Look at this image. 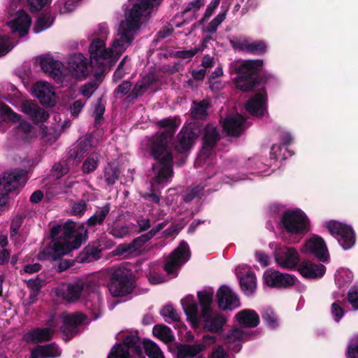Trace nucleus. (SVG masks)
Here are the masks:
<instances>
[{"label": "nucleus", "mask_w": 358, "mask_h": 358, "mask_svg": "<svg viewBox=\"0 0 358 358\" xmlns=\"http://www.w3.org/2000/svg\"><path fill=\"white\" fill-rule=\"evenodd\" d=\"M264 279L268 286L278 288L289 287L296 282V278L290 274L272 270L265 271Z\"/></svg>", "instance_id": "obj_16"}, {"label": "nucleus", "mask_w": 358, "mask_h": 358, "mask_svg": "<svg viewBox=\"0 0 358 358\" xmlns=\"http://www.w3.org/2000/svg\"><path fill=\"white\" fill-rule=\"evenodd\" d=\"M298 271L303 277L313 279L322 277L325 273L326 268L322 264L306 261L299 266Z\"/></svg>", "instance_id": "obj_27"}, {"label": "nucleus", "mask_w": 358, "mask_h": 358, "mask_svg": "<svg viewBox=\"0 0 358 358\" xmlns=\"http://www.w3.org/2000/svg\"><path fill=\"white\" fill-rule=\"evenodd\" d=\"M18 131L24 134V138L33 136L35 134L34 127L26 121H21L19 124Z\"/></svg>", "instance_id": "obj_55"}, {"label": "nucleus", "mask_w": 358, "mask_h": 358, "mask_svg": "<svg viewBox=\"0 0 358 358\" xmlns=\"http://www.w3.org/2000/svg\"><path fill=\"white\" fill-rule=\"evenodd\" d=\"M202 313L205 315L211 310L210 306L213 298V290L211 288L206 289L197 292Z\"/></svg>", "instance_id": "obj_34"}, {"label": "nucleus", "mask_w": 358, "mask_h": 358, "mask_svg": "<svg viewBox=\"0 0 358 358\" xmlns=\"http://www.w3.org/2000/svg\"><path fill=\"white\" fill-rule=\"evenodd\" d=\"M181 305L192 327H198L200 323V317L199 316L197 303L194 296L192 295L185 296L181 300Z\"/></svg>", "instance_id": "obj_25"}, {"label": "nucleus", "mask_w": 358, "mask_h": 358, "mask_svg": "<svg viewBox=\"0 0 358 358\" xmlns=\"http://www.w3.org/2000/svg\"><path fill=\"white\" fill-rule=\"evenodd\" d=\"M301 251L312 253L322 262H327L329 257L324 240L318 236H313L306 241Z\"/></svg>", "instance_id": "obj_19"}, {"label": "nucleus", "mask_w": 358, "mask_h": 358, "mask_svg": "<svg viewBox=\"0 0 358 358\" xmlns=\"http://www.w3.org/2000/svg\"><path fill=\"white\" fill-rule=\"evenodd\" d=\"M83 300L85 308L91 312L93 319L96 320L101 316L103 309V298L99 292L98 280L94 278L89 291L85 295H83Z\"/></svg>", "instance_id": "obj_12"}, {"label": "nucleus", "mask_w": 358, "mask_h": 358, "mask_svg": "<svg viewBox=\"0 0 358 358\" xmlns=\"http://www.w3.org/2000/svg\"><path fill=\"white\" fill-rule=\"evenodd\" d=\"M236 318L240 324L245 327H255L259 323V317L257 313L250 309H245L236 315Z\"/></svg>", "instance_id": "obj_31"}, {"label": "nucleus", "mask_w": 358, "mask_h": 358, "mask_svg": "<svg viewBox=\"0 0 358 358\" xmlns=\"http://www.w3.org/2000/svg\"><path fill=\"white\" fill-rule=\"evenodd\" d=\"M325 226L344 250L350 249L354 245L355 234L350 226L334 220L327 222Z\"/></svg>", "instance_id": "obj_10"}, {"label": "nucleus", "mask_w": 358, "mask_h": 358, "mask_svg": "<svg viewBox=\"0 0 358 358\" xmlns=\"http://www.w3.org/2000/svg\"><path fill=\"white\" fill-rule=\"evenodd\" d=\"M157 1L131 0L132 6L126 11L125 20L120 24L110 47L106 48L105 41L101 38H96L90 44L89 52L92 66L104 69L113 65L131 44L140 28L141 18L150 13Z\"/></svg>", "instance_id": "obj_1"}, {"label": "nucleus", "mask_w": 358, "mask_h": 358, "mask_svg": "<svg viewBox=\"0 0 358 358\" xmlns=\"http://www.w3.org/2000/svg\"><path fill=\"white\" fill-rule=\"evenodd\" d=\"M46 348L44 345H38L31 351L30 358H47L45 355Z\"/></svg>", "instance_id": "obj_64"}, {"label": "nucleus", "mask_w": 358, "mask_h": 358, "mask_svg": "<svg viewBox=\"0 0 358 358\" xmlns=\"http://www.w3.org/2000/svg\"><path fill=\"white\" fill-rule=\"evenodd\" d=\"M31 93L43 105L52 106L57 101L53 88L48 82H36L32 87Z\"/></svg>", "instance_id": "obj_17"}, {"label": "nucleus", "mask_w": 358, "mask_h": 358, "mask_svg": "<svg viewBox=\"0 0 358 358\" xmlns=\"http://www.w3.org/2000/svg\"><path fill=\"white\" fill-rule=\"evenodd\" d=\"M197 139V134L187 128L182 129L178 134L176 148L179 152L190 149Z\"/></svg>", "instance_id": "obj_28"}, {"label": "nucleus", "mask_w": 358, "mask_h": 358, "mask_svg": "<svg viewBox=\"0 0 358 358\" xmlns=\"http://www.w3.org/2000/svg\"><path fill=\"white\" fill-rule=\"evenodd\" d=\"M78 6L77 0H60L58 3L59 13L62 15L69 14Z\"/></svg>", "instance_id": "obj_45"}, {"label": "nucleus", "mask_w": 358, "mask_h": 358, "mask_svg": "<svg viewBox=\"0 0 358 358\" xmlns=\"http://www.w3.org/2000/svg\"><path fill=\"white\" fill-rule=\"evenodd\" d=\"M62 318L64 324L74 327L83 322L85 316L81 313L64 314Z\"/></svg>", "instance_id": "obj_44"}, {"label": "nucleus", "mask_w": 358, "mask_h": 358, "mask_svg": "<svg viewBox=\"0 0 358 358\" xmlns=\"http://www.w3.org/2000/svg\"><path fill=\"white\" fill-rule=\"evenodd\" d=\"M52 0H27V3L32 10H39L45 6L50 5Z\"/></svg>", "instance_id": "obj_57"}, {"label": "nucleus", "mask_w": 358, "mask_h": 358, "mask_svg": "<svg viewBox=\"0 0 358 358\" xmlns=\"http://www.w3.org/2000/svg\"><path fill=\"white\" fill-rule=\"evenodd\" d=\"M282 222L285 229L291 234H303L308 230V218L300 210L285 212L282 217Z\"/></svg>", "instance_id": "obj_9"}, {"label": "nucleus", "mask_w": 358, "mask_h": 358, "mask_svg": "<svg viewBox=\"0 0 358 358\" xmlns=\"http://www.w3.org/2000/svg\"><path fill=\"white\" fill-rule=\"evenodd\" d=\"M263 61L260 59L245 60L237 64L236 71L239 76L236 78V85L243 92L251 90L255 86L253 76L262 69Z\"/></svg>", "instance_id": "obj_6"}, {"label": "nucleus", "mask_w": 358, "mask_h": 358, "mask_svg": "<svg viewBox=\"0 0 358 358\" xmlns=\"http://www.w3.org/2000/svg\"><path fill=\"white\" fill-rule=\"evenodd\" d=\"M104 178L108 185H113L118 178V172L115 167L109 164L105 168Z\"/></svg>", "instance_id": "obj_52"}, {"label": "nucleus", "mask_w": 358, "mask_h": 358, "mask_svg": "<svg viewBox=\"0 0 358 358\" xmlns=\"http://www.w3.org/2000/svg\"><path fill=\"white\" fill-rule=\"evenodd\" d=\"M38 60L42 70L48 73L57 83L62 84L64 79L62 64L50 55L41 56Z\"/></svg>", "instance_id": "obj_18"}, {"label": "nucleus", "mask_w": 358, "mask_h": 358, "mask_svg": "<svg viewBox=\"0 0 358 358\" xmlns=\"http://www.w3.org/2000/svg\"><path fill=\"white\" fill-rule=\"evenodd\" d=\"M44 348L47 349V350H45L47 358L58 357L62 354L61 350L55 343L44 345Z\"/></svg>", "instance_id": "obj_58"}, {"label": "nucleus", "mask_w": 358, "mask_h": 358, "mask_svg": "<svg viewBox=\"0 0 358 358\" xmlns=\"http://www.w3.org/2000/svg\"><path fill=\"white\" fill-rule=\"evenodd\" d=\"M99 162V154L93 152L84 161L82 170L85 173H90L95 171Z\"/></svg>", "instance_id": "obj_42"}, {"label": "nucleus", "mask_w": 358, "mask_h": 358, "mask_svg": "<svg viewBox=\"0 0 358 358\" xmlns=\"http://www.w3.org/2000/svg\"><path fill=\"white\" fill-rule=\"evenodd\" d=\"M160 314L169 323L178 322L180 320V313L170 304L164 306L161 309Z\"/></svg>", "instance_id": "obj_40"}, {"label": "nucleus", "mask_w": 358, "mask_h": 358, "mask_svg": "<svg viewBox=\"0 0 358 358\" xmlns=\"http://www.w3.org/2000/svg\"><path fill=\"white\" fill-rule=\"evenodd\" d=\"M331 314L335 321L338 322L344 315L343 310L338 303L331 305Z\"/></svg>", "instance_id": "obj_61"}, {"label": "nucleus", "mask_w": 358, "mask_h": 358, "mask_svg": "<svg viewBox=\"0 0 358 358\" xmlns=\"http://www.w3.org/2000/svg\"><path fill=\"white\" fill-rule=\"evenodd\" d=\"M88 74L87 60L81 53L71 55L67 62V66L64 68V79L62 84L67 85L76 80L83 79Z\"/></svg>", "instance_id": "obj_7"}, {"label": "nucleus", "mask_w": 358, "mask_h": 358, "mask_svg": "<svg viewBox=\"0 0 358 358\" xmlns=\"http://www.w3.org/2000/svg\"><path fill=\"white\" fill-rule=\"evenodd\" d=\"M205 345L201 343L194 345L177 344L176 358H192L203 350Z\"/></svg>", "instance_id": "obj_32"}, {"label": "nucleus", "mask_w": 358, "mask_h": 358, "mask_svg": "<svg viewBox=\"0 0 358 358\" xmlns=\"http://www.w3.org/2000/svg\"><path fill=\"white\" fill-rule=\"evenodd\" d=\"M59 234H61L62 236L52 241V251L50 252L54 260L80 248L86 239L87 230L83 225L76 227L74 222L68 221L63 226H57L52 229L51 235L53 237Z\"/></svg>", "instance_id": "obj_3"}, {"label": "nucleus", "mask_w": 358, "mask_h": 358, "mask_svg": "<svg viewBox=\"0 0 358 358\" xmlns=\"http://www.w3.org/2000/svg\"><path fill=\"white\" fill-rule=\"evenodd\" d=\"M26 182V172L23 170L4 173L0 178V194H8L22 187Z\"/></svg>", "instance_id": "obj_14"}, {"label": "nucleus", "mask_w": 358, "mask_h": 358, "mask_svg": "<svg viewBox=\"0 0 358 358\" xmlns=\"http://www.w3.org/2000/svg\"><path fill=\"white\" fill-rule=\"evenodd\" d=\"M201 317L203 319V327L208 331H219L227 321L224 317L212 310L206 315L202 313Z\"/></svg>", "instance_id": "obj_29"}, {"label": "nucleus", "mask_w": 358, "mask_h": 358, "mask_svg": "<svg viewBox=\"0 0 358 358\" xmlns=\"http://www.w3.org/2000/svg\"><path fill=\"white\" fill-rule=\"evenodd\" d=\"M226 18V12L219 13L206 27L204 29L208 34H212L216 31L217 27Z\"/></svg>", "instance_id": "obj_50"}, {"label": "nucleus", "mask_w": 358, "mask_h": 358, "mask_svg": "<svg viewBox=\"0 0 358 358\" xmlns=\"http://www.w3.org/2000/svg\"><path fill=\"white\" fill-rule=\"evenodd\" d=\"M8 238L6 235H0V265L8 262L10 257L9 251L6 248L8 245Z\"/></svg>", "instance_id": "obj_47"}, {"label": "nucleus", "mask_w": 358, "mask_h": 358, "mask_svg": "<svg viewBox=\"0 0 358 358\" xmlns=\"http://www.w3.org/2000/svg\"><path fill=\"white\" fill-rule=\"evenodd\" d=\"M109 211L110 205L106 203L103 207L98 208L95 213L88 219V224L90 225H94L102 223L106 215L109 213Z\"/></svg>", "instance_id": "obj_39"}, {"label": "nucleus", "mask_w": 358, "mask_h": 358, "mask_svg": "<svg viewBox=\"0 0 358 358\" xmlns=\"http://www.w3.org/2000/svg\"><path fill=\"white\" fill-rule=\"evenodd\" d=\"M218 306L223 310H232L240 306L236 294L227 286H222L217 292Z\"/></svg>", "instance_id": "obj_24"}, {"label": "nucleus", "mask_w": 358, "mask_h": 358, "mask_svg": "<svg viewBox=\"0 0 358 358\" xmlns=\"http://www.w3.org/2000/svg\"><path fill=\"white\" fill-rule=\"evenodd\" d=\"M52 24V20L49 17L41 16L34 26V31L36 34L40 33L49 28Z\"/></svg>", "instance_id": "obj_49"}, {"label": "nucleus", "mask_w": 358, "mask_h": 358, "mask_svg": "<svg viewBox=\"0 0 358 358\" xmlns=\"http://www.w3.org/2000/svg\"><path fill=\"white\" fill-rule=\"evenodd\" d=\"M244 121L238 114L229 115L222 122L223 129L229 136H238L244 129Z\"/></svg>", "instance_id": "obj_26"}, {"label": "nucleus", "mask_w": 358, "mask_h": 358, "mask_svg": "<svg viewBox=\"0 0 358 358\" xmlns=\"http://www.w3.org/2000/svg\"><path fill=\"white\" fill-rule=\"evenodd\" d=\"M266 103V94L258 93L246 102L245 109L252 115L261 117L268 113Z\"/></svg>", "instance_id": "obj_23"}, {"label": "nucleus", "mask_w": 358, "mask_h": 358, "mask_svg": "<svg viewBox=\"0 0 358 358\" xmlns=\"http://www.w3.org/2000/svg\"><path fill=\"white\" fill-rule=\"evenodd\" d=\"M110 234L116 238H122L129 234V229L125 226H116L111 229Z\"/></svg>", "instance_id": "obj_62"}, {"label": "nucleus", "mask_w": 358, "mask_h": 358, "mask_svg": "<svg viewBox=\"0 0 358 358\" xmlns=\"http://www.w3.org/2000/svg\"><path fill=\"white\" fill-rule=\"evenodd\" d=\"M153 335L164 343H169L174 338L169 327L163 324H157L153 327Z\"/></svg>", "instance_id": "obj_35"}, {"label": "nucleus", "mask_w": 358, "mask_h": 358, "mask_svg": "<svg viewBox=\"0 0 358 358\" xmlns=\"http://www.w3.org/2000/svg\"><path fill=\"white\" fill-rule=\"evenodd\" d=\"M353 274L351 271L341 268L335 273V282L339 287H343L352 282Z\"/></svg>", "instance_id": "obj_37"}, {"label": "nucleus", "mask_w": 358, "mask_h": 358, "mask_svg": "<svg viewBox=\"0 0 358 358\" xmlns=\"http://www.w3.org/2000/svg\"><path fill=\"white\" fill-rule=\"evenodd\" d=\"M15 47V43L10 38L0 33V57L4 56Z\"/></svg>", "instance_id": "obj_48"}, {"label": "nucleus", "mask_w": 358, "mask_h": 358, "mask_svg": "<svg viewBox=\"0 0 358 358\" xmlns=\"http://www.w3.org/2000/svg\"><path fill=\"white\" fill-rule=\"evenodd\" d=\"M41 130L45 143L51 145L57 141L59 134L55 131H49L48 127L43 124L41 125Z\"/></svg>", "instance_id": "obj_53"}, {"label": "nucleus", "mask_w": 358, "mask_h": 358, "mask_svg": "<svg viewBox=\"0 0 358 358\" xmlns=\"http://www.w3.org/2000/svg\"><path fill=\"white\" fill-rule=\"evenodd\" d=\"M348 358H358V336L350 341L348 348Z\"/></svg>", "instance_id": "obj_56"}, {"label": "nucleus", "mask_w": 358, "mask_h": 358, "mask_svg": "<svg viewBox=\"0 0 358 358\" xmlns=\"http://www.w3.org/2000/svg\"><path fill=\"white\" fill-rule=\"evenodd\" d=\"M129 349L124 348L121 345H115L111 349L108 358H133Z\"/></svg>", "instance_id": "obj_46"}, {"label": "nucleus", "mask_w": 358, "mask_h": 358, "mask_svg": "<svg viewBox=\"0 0 358 358\" xmlns=\"http://www.w3.org/2000/svg\"><path fill=\"white\" fill-rule=\"evenodd\" d=\"M10 15L11 18L8 24L12 31L20 36L27 34L31 22L29 15L22 10H19L13 15L10 13Z\"/></svg>", "instance_id": "obj_20"}, {"label": "nucleus", "mask_w": 358, "mask_h": 358, "mask_svg": "<svg viewBox=\"0 0 358 358\" xmlns=\"http://www.w3.org/2000/svg\"><path fill=\"white\" fill-rule=\"evenodd\" d=\"M157 124L164 129V131L157 134L150 141V148L154 157L158 160V164L153 166L155 178L152 185L163 184L168 182L172 176L171 162L172 155L169 143L175 131L179 126L176 118H166L160 120Z\"/></svg>", "instance_id": "obj_2"}, {"label": "nucleus", "mask_w": 358, "mask_h": 358, "mask_svg": "<svg viewBox=\"0 0 358 358\" xmlns=\"http://www.w3.org/2000/svg\"><path fill=\"white\" fill-rule=\"evenodd\" d=\"M189 258V249L187 244L181 242L178 247L167 257L164 270L168 275L177 276V271Z\"/></svg>", "instance_id": "obj_11"}, {"label": "nucleus", "mask_w": 358, "mask_h": 358, "mask_svg": "<svg viewBox=\"0 0 358 358\" xmlns=\"http://www.w3.org/2000/svg\"><path fill=\"white\" fill-rule=\"evenodd\" d=\"M348 301L354 309L358 310V289L353 288L349 292Z\"/></svg>", "instance_id": "obj_63"}, {"label": "nucleus", "mask_w": 358, "mask_h": 358, "mask_svg": "<svg viewBox=\"0 0 358 358\" xmlns=\"http://www.w3.org/2000/svg\"><path fill=\"white\" fill-rule=\"evenodd\" d=\"M13 98L9 95L8 99L13 106L20 108L21 111L34 124L42 123L49 118V114L39 107L34 101L26 99L19 92H14Z\"/></svg>", "instance_id": "obj_5"}, {"label": "nucleus", "mask_w": 358, "mask_h": 358, "mask_svg": "<svg viewBox=\"0 0 358 358\" xmlns=\"http://www.w3.org/2000/svg\"><path fill=\"white\" fill-rule=\"evenodd\" d=\"M138 343V338L136 336L131 335L128 336L123 340V343L120 344L124 348L129 349L132 353H135L138 357H140L141 352L139 350V347L137 345Z\"/></svg>", "instance_id": "obj_41"}, {"label": "nucleus", "mask_w": 358, "mask_h": 358, "mask_svg": "<svg viewBox=\"0 0 358 358\" xmlns=\"http://www.w3.org/2000/svg\"><path fill=\"white\" fill-rule=\"evenodd\" d=\"M9 120L13 122H20L21 116L11 110L10 107L3 103H0V122Z\"/></svg>", "instance_id": "obj_38"}, {"label": "nucleus", "mask_w": 358, "mask_h": 358, "mask_svg": "<svg viewBox=\"0 0 358 358\" xmlns=\"http://www.w3.org/2000/svg\"><path fill=\"white\" fill-rule=\"evenodd\" d=\"M134 282L131 274L124 268H113L108 289L113 297H122L131 293L134 289Z\"/></svg>", "instance_id": "obj_4"}, {"label": "nucleus", "mask_w": 358, "mask_h": 358, "mask_svg": "<svg viewBox=\"0 0 358 358\" xmlns=\"http://www.w3.org/2000/svg\"><path fill=\"white\" fill-rule=\"evenodd\" d=\"M276 264L282 268H294L299 261V254L294 248L279 247L274 252Z\"/></svg>", "instance_id": "obj_15"}, {"label": "nucleus", "mask_w": 358, "mask_h": 358, "mask_svg": "<svg viewBox=\"0 0 358 358\" xmlns=\"http://www.w3.org/2000/svg\"><path fill=\"white\" fill-rule=\"evenodd\" d=\"M143 348L149 358H164V355L159 347L150 340H144Z\"/></svg>", "instance_id": "obj_36"}, {"label": "nucleus", "mask_w": 358, "mask_h": 358, "mask_svg": "<svg viewBox=\"0 0 358 358\" xmlns=\"http://www.w3.org/2000/svg\"><path fill=\"white\" fill-rule=\"evenodd\" d=\"M219 133L214 126L208 124L204 128L203 145L196 158V164L201 166L206 162L207 159L211 155L212 150L219 140Z\"/></svg>", "instance_id": "obj_13"}, {"label": "nucleus", "mask_w": 358, "mask_h": 358, "mask_svg": "<svg viewBox=\"0 0 358 358\" xmlns=\"http://www.w3.org/2000/svg\"><path fill=\"white\" fill-rule=\"evenodd\" d=\"M240 285L247 295L252 294L257 288V281L254 273L247 266H240L236 268Z\"/></svg>", "instance_id": "obj_22"}, {"label": "nucleus", "mask_w": 358, "mask_h": 358, "mask_svg": "<svg viewBox=\"0 0 358 358\" xmlns=\"http://www.w3.org/2000/svg\"><path fill=\"white\" fill-rule=\"evenodd\" d=\"M223 75L222 68L220 66L216 67L209 78L210 86L212 90H218L221 88V83L215 81V79Z\"/></svg>", "instance_id": "obj_54"}, {"label": "nucleus", "mask_w": 358, "mask_h": 358, "mask_svg": "<svg viewBox=\"0 0 358 358\" xmlns=\"http://www.w3.org/2000/svg\"><path fill=\"white\" fill-rule=\"evenodd\" d=\"M247 334L240 328H234L227 335V342L229 344H234L232 350L238 352L241 349L240 342L244 341Z\"/></svg>", "instance_id": "obj_33"}, {"label": "nucleus", "mask_w": 358, "mask_h": 358, "mask_svg": "<svg viewBox=\"0 0 358 358\" xmlns=\"http://www.w3.org/2000/svg\"><path fill=\"white\" fill-rule=\"evenodd\" d=\"M208 107V102L203 100L199 103L194 102V106L192 109V115L195 119H202L207 115L206 110Z\"/></svg>", "instance_id": "obj_43"}, {"label": "nucleus", "mask_w": 358, "mask_h": 358, "mask_svg": "<svg viewBox=\"0 0 358 358\" xmlns=\"http://www.w3.org/2000/svg\"><path fill=\"white\" fill-rule=\"evenodd\" d=\"M204 5V0H192L187 3L184 8V13L196 12Z\"/></svg>", "instance_id": "obj_59"}, {"label": "nucleus", "mask_w": 358, "mask_h": 358, "mask_svg": "<svg viewBox=\"0 0 358 358\" xmlns=\"http://www.w3.org/2000/svg\"><path fill=\"white\" fill-rule=\"evenodd\" d=\"M96 88V84L90 83L82 86L80 91L83 96L90 98L95 92Z\"/></svg>", "instance_id": "obj_60"}, {"label": "nucleus", "mask_w": 358, "mask_h": 358, "mask_svg": "<svg viewBox=\"0 0 358 358\" xmlns=\"http://www.w3.org/2000/svg\"><path fill=\"white\" fill-rule=\"evenodd\" d=\"M57 324L54 320H51L48 327L36 328L29 331L24 336V339L29 343H36L50 341L55 332Z\"/></svg>", "instance_id": "obj_21"}, {"label": "nucleus", "mask_w": 358, "mask_h": 358, "mask_svg": "<svg viewBox=\"0 0 358 358\" xmlns=\"http://www.w3.org/2000/svg\"><path fill=\"white\" fill-rule=\"evenodd\" d=\"M94 278L84 282L81 280L72 283L63 284L56 288V295L69 303L76 302L80 296L85 295L92 286Z\"/></svg>", "instance_id": "obj_8"}, {"label": "nucleus", "mask_w": 358, "mask_h": 358, "mask_svg": "<svg viewBox=\"0 0 358 358\" xmlns=\"http://www.w3.org/2000/svg\"><path fill=\"white\" fill-rule=\"evenodd\" d=\"M263 320L271 327H275L278 324V320L273 310L270 308H266L262 312Z\"/></svg>", "instance_id": "obj_51"}, {"label": "nucleus", "mask_w": 358, "mask_h": 358, "mask_svg": "<svg viewBox=\"0 0 358 358\" xmlns=\"http://www.w3.org/2000/svg\"><path fill=\"white\" fill-rule=\"evenodd\" d=\"M234 47L252 53H262L266 50V44L262 41H251L249 38H243L233 43Z\"/></svg>", "instance_id": "obj_30"}]
</instances>
